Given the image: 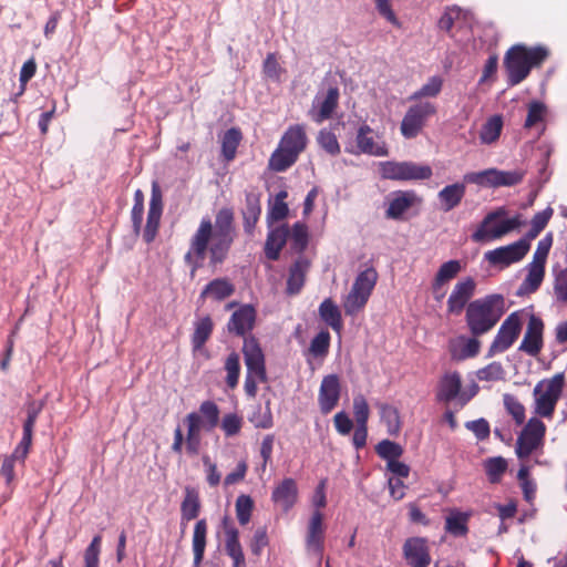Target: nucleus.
<instances>
[{"label":"nucleus","instance_id":"nucleus-59","mask_svg":"<svg viewBox=\"0 0 567 567\" xmlns=\"http://www.w3.org/2000/svg\"><path fill=\"white\" fill-rule=\"evenodd\" d=\"M480 381H498L504 377V369L499 362H492L476 372Z\"/></svg>","mask_w":567,"mask_h":567},{"label":"nucleus","instance_id":"nucleus-26","mask_svg":"<svg viewBox=\"0 0 567 567\" xmlns=\"http://www.w3.org/2000/svg\"><path fill=\"white\" fill-rule=\"evenodd\" d=\"M403 555L411 567H429L431 556L426 539L422 537H411L403 545Z\"/></svg>","mask_w":567,"mask_h":567},{"label":"nucleus","instance_id":"nucleus-39","mask_svg":"<svg viewBox=\"0 0 567 567\" xmlns=\"http://www.w3.org/2000/svg\"><path fill=\"white\" fill-rule=\"evenodd\" d=\"M241 137V132L235 127L224 133L221 137V155L226 162H230L235 158Z\"/></svg>","mask_w":567,"mask_h":567},{"label":"nucleus","instance_id":"nucleus-20","mask_svg":"<svg viewBox=\"0 0 567 567\" xmlns=\"http://www.w3.org/2000/svg\"><path fill=\"white\" fill-rule=\"evenodd\" d=\"M306 548L308 553L317 557L318 566H320L324 548L323 515L320 511H315L310 517L306 536Z\"/></svg>","mask_w":567,"mask_h":567},{"label":"nucleus","instance_id":"nucleus-13","mask_svg":"<svg viewBox=\"0 0 567 567\" xmlns=\"http://www.w3.org/2000/svg\"><path fill=\"white\" fill-rule=\"evenodd\" d=\"M435 113L436 106L431 102H420L411 105L401 122V134L405 138L416 137L425 126L427 118Z\"/></svg>","mask_w":567,"mask_h":567},{"label":"nucleus","instance_id":"nucleus-57","mask_svg":"<svg viewBox=\"0 0 567 567\" xmlns=\"http://www.w3.org/2000/svg\"><path fill=\"white\" fill-rule=\"evenodd\" d=\"M243 426V417L236 413L225 414L220 427L227 437L237 435Z\"/></svg>","mask_w":567,"mask_h":567},{"label":"nucleus","instance_id":"nucleus-15","mask_svg":"<svg viewBox=\"0 0 567 567\" xmlns=\"http://www.w3.org/2000/svg\"><path fill=\"white\" fill-rule=\"evenodd\" d=\"M346 152L359 155L388 156L389 147L384 141L375 136L373 130L368 124H362L355 134V147H346Z\"/></svg>","mask_w":567,"mask_h":567},{"label":"nucleus","instance_id":"nucleus-11","mask_svg":"<svg viewBox=\"0 0 567 567\" xmlns=\"http://www.w3.org/2000/svg\"><path fill=\"white\" fill-rule=\"evenodd\" d=\"M546 435V425L538 417H530L520 431L515 452L519 460L528 458L535 451L542 450Z\"/></svg>","mask_w":567,"mask_h":567},{"label":"nucleus","instance_id":"nucleus-46","mask_svg":"<svg viewBox=\"0 0 567 567\" xmlns=\"http://www.w3.org/2000/svg\"><path fill=\"white\" fill-rule=\"evenodd\" d=\"M504 406L507 413L513 417L517 425H522L525 422V406L513 394H504L503 396Z\"/></svg>","mask_w":567,"mask_h":567},{"label":"nucleus","instance_id":"nucleus-36","mask_svg":"<svg viewBox=\"0 0 567 567\" xmlns=\"http://www.w3.org/2000/svg\"><path fill=\"white\" fill-rule=\"evenodd\" d=\"M214 329L213 320L205 316L195 322L194 333L192 336V346L194 351L200 350L210 338Z\"/></svg>","mask_w":567,"mask_h":567},{"label":"nucleus","instance_id":"nucleus-40","mask_svg":"<svg viewBox=\"0 0 567 567\" xmlns=\"http://www.w3.org/2000/svg\"><path fill=\"white\" fill-rule=\"evenodd\" d=\"M545 276V267L528 265V272L519 287V293H534L542 285Z\"/></svg>","mask_w":567,"mask_h":567},{"label":"nucleus","instance_id":"nucleus-24","mask_svg":"<svg viewBox=\"0 0 567 567\" xmlns=\"http://www.w3.org/2000/svg\"><path fill=\"white\" fill-rule=\"evenodd\" d=\"M221 526L225 532V550L233 559V567H246L245 555L239 542V532L233 520L225 516L221 519Z\"/></svg>","mask_w":567,"mask_h":567},{"label":"nucleus","instance_id":"nucleus-23","mask_svg":"<svg viewBox=\"0 0 567 567\" xmlns=\"http://www.w3.org/2000/svg\"><path fill=\"white\" fill-rule=\"evenodd\" d=\"M257 318L256 309L251 305H243L229 318L227 329L229 333L248 338V333L255 328Z\"/></svg>","mask_w":567,"mask_h":567},{"label":"nucleus","instance_id":"nucleus-30","mask_svg":"<svg viewBox=\"0 0 567 567\" xmlns=\"http://www.w3.org/2000/svg\"><path fill=\"white\" fill-rule=\"evenodd\" d=\"M481 342L473 336L466 338L461 336L452 339L449 343V351L453 360L462 361L468 358H474L478 354Z\"/></svg>","mask_w":567,"mask_h":567},{"label":"nucleus","instance_id":"nucleus-21","mask_svg":"<svg viewBox=\"0 0 567 567\" xmlns=\"http://www.w3.org/2000/svg\"><path fill=\"white\" fill-rule=\"evenodd\" d=\"M162 214H163L162 192H161L158 184L153 183L146 226L143 231V239L147 244L152 243L157 235Z\"/></svg>","mask_w":567,"mask_h":567},{"label":"nucleus","instance_id":"nucleus-19","mask_svg":"<svg viewBox=\"0 0 567 567\" xmlns=\"http://www.w3.org/2000/svg\"><path fill=\"white\" fill-rule=\"evenodd\" d=\"M475 288L476 282L472 277L458 280L447 298V313L460 316L464 308L468 306L471 298L475 293Z\"/></svg>","mask_w":567,"mask_h":567},{"label":"nucleus","instance_id":"nucleus-41","mask_svg":"<svg viewBox=\"0 0 567 567\" xmlns=\"http://www.w3.org/2000/svg\"><path fill=\"white\" fill-rule=\"evenodd\" d=\"M381 421L385 424L388 433L396 436L401 430V420L399 410L388 403L379 405Z\"/></svg>","mask_w":567,"mask_h":567},{"label":"nucleus","instance_id":"nucleus-12","mask_svg":"<svg viewBox=\"0 0 567 567\" xmlns=\"http://www.w3.org/2000/svg\"><path fill=\"white\" fill-rule=\"evenodd\" d=\"M525 310L512 312L501 324L497 334L488 349V357L508 350L520 334Z\"/></svg>","mask_w":567,"mask_h":567},{"label":"nucleus","instance_id":"nucleus-1","mask_svg":"<svg viewBox=\"0 0 567 567\" xmlns=\"http://www.w3.org/2000/svg\"><path fill=\"white\" fill-rule=\"evenodd\" d=\"M236 237L237 229L233 208H220L215 215L214 223L210 217H203L192 235L188 249L184 255V261L190 268L192 275L202 268L206 260L212 268L224 264Z\"/></svg>","mask_w":567,"mask_h":567},{"label":"nucleus","instance_id":"nucleus-49","mask_svg":"<svg viewBox=\"0 0 567 567\" xmlns=\"http://www.w3.org/2000/svg\"><path fill=\"white\" fill-rule=\"evenodd\" d=\"M462 262L457 259L445 261L440 266L434 279L447 285L451 280L457 277L462 271Z\"/></svg>","mask_w":567,"mask_h":567},{"label":"nucleus","instance_id":"nucleus-3","mask_svg":"<svg viewBox=\"0 0 567 567\" xmlns=\"http://www.w3.org/2000/svg\"><path fill=\"white\" fill-rule=\"evenodd\" d=\"M547 48L537 45L527 48L524 44L511 47L504 55V68L507 75V84L515 86L522 83L533 68L540 66L548 58Z\"/></svg>","mask_w":567,"mask_h":567},{"label":"nucleus","instance_id":"nucleus-34","mask_svg":"<svg viewBox=\"0 0 567 567\" xmlns=\"http://www.w3.org/2000/svg\"><path fill=\"white\" fill-rule=\"evenodd\" d=\"M200 499L197 489L187 486L185 497L181 504V518L183 523H188L199 515Z\"/></svg>","mask_w":567,"mask_h":567},{"label":"nucleus","instance_id":"nucleus-64","mask_svg":"<svg viewBox=\"0 0 567 567\" xmlns=\"http://www.w3.org/2000/svg\"><path fill=\"white\" fill-rule=\"evenodd\" d=\"M554 290L558 300L567 302V268L557 274Z\"/></svg>","mask_w":567,"mask_h":567},{"label":"nucleus","instance_id":"nucleus-55","mask_svg":"<svg viewBox=\"0 0 567 567\" xmlns=\"http://www.w3.org/2000/svg\"><path fill=\"white\" fill-rule=\"evenodd\" d=\"M506 468L507 463L501 456L488 458L485 463L486 474L492 483H497Z\"/></svg>","mask_w":567,"mask_h":567},{"label":"nucleus","instance_id":"nucleus-52","mask_svg":"<svg viewBox=\"0 0 567 567\" xmlns=\"http://www.w3.org/2000/svg\"><path fill=\"white\" fill-rule=\"evenodd\" d=\"M330 348V333L327 330H321L311 340L309 352L317 358H323L328 354Z\"/></svg>","mask_w":567,"mask_h":567},{"label":"nucleus","instance_id":"nucleus-58","mask_svg":"<svg viewBox=\"0 0 567 567\" xmlns=\"http://www.w3.org/2000/svg\"><path fill=\"white\" fill-rule=\"evenodd\" d=\"M102 537L96 535L84 551V567H99Z\"/></svg>","mask_w":567,"mask_h":567},{"label":"nucleus","instance_id":"nucleus-43","mask_svg":"<svg viewBox=\"0 0 567 567\" xmlns=\"http://www.w3.org/2000/svg\"><path fill=\"white\" fill-rule=\"evenodd\" d=\"M290 248L296 252H302L309 243V231L305 223L297 221L289 230Z\"/></svg>","mask_w":567,"mask_h":567},{"label":"nucleus","instance_id":"nucleus-2","mask_svg":"<svg viewBox=\"0 0 567 567\" xmlns=\"http://www.w3.org/2000/svg\"><path fill=\"white\" fill-rule=\"evenodd\" d=\"M525 175L526 172L519 168L513 171L487 168L480 172H468L463 175V182L449 184L437 193L440 208L444 213L456 208L466 194V184L486 188L512 187L520 184Z\"/></svg>","mask_w":567,"mask_h":567},{"label":"nucleus","instance_id":"nucleus-48","mask_svg":"<svg viewBox=\"0 0 567 567\" xmlns=\"http://www.w3.org/2000/svg\"><path fill=\"white\" fill-rule=\"evenodd\" d=\"M443 86V79L439 75L431 76L420 90L414 92L410 100H420L422 97H435L440 94Z\"/></svg>","mask_w":567,"mask_h":567},{"label":"nucleus","instance_id":"nucleus-9","mask_svg":"<svg viewBox=\"0 0 567 567\" xmlns=\"http://www.w3.org/2000/svg\"><path fill=\"white\" fill-rule=\"evenodd\" d=\"M378 280L374 268H367L358 274L352 288L343 301L347 316L354 317L365 307Z\"/></svg>","mask_w":567,"mask_h":567},{"label":"nucleus","instance_id":"nucleus-7","mask_svg":"<svg viewBox=\"0 0 567 567\" xmlns=\"http://www.w3.org/2000/svg\"><path fill=\"white\" fill-rule=\"evenodd\" d=\"M219 422V408L214 401H204L199 405V412H190L184 419L187 427L186 452L197 455L202 444V430H214Z\"/></svg>","mask_w":567,"mask_h":567},{"label":"nucleus","instance_id":"nucleus-4","mask_svg":"<svg viewBox=\"0 0 567 567\" xmlns=\"http://www.w3.org/2000/svg\"><path fill=\"white\" fill-rule=\"evenodd\" d=\"M505 299L502 295H488L476 299L466 307L465 320L474 337L491 331L505 313Z\"/></svg>","mask_w":567,"mask_h":567},{"label":"nucleus","instance_id":"nucleus-62","mask_svg":"<svg viewBox=\"0 0 567 567\" xmlns=\"http://www.w3.org/2000/svg\"><path fill=\"white\" fill-rule=\"evenodd\" d=\"M465 427L472 431L480 441L486 440L491 433L489 424L485 419L468 421L465 423Z\"/></svg>","mask_w":567,"mask_h":567},{"label":"nucleus","instance_id":"nucleus-53","mask_svg":"<svg viewBox=\"0 0 567 567\" xmlns=\"http://www.w3.org/2000/svg\"><path fill=\"white\" fill-rule=\"evenodd\" d=\"M318 144L330 155L340 153V145L334 133L328 130H321L317 137Z\"/></svg>","mask_w":567,"mask_h":567},{"label":"nucleus","instance_id":"nucleus-25","mask_svg":"<svg viewBox=\"0 0 567 567\" xmlns=\"http://www.w3.org/2000/svg\"><path fill=\"white\" fill-rule=\"evenodd\" d=\"M339 95V89L337 86L329 87L323 95H317L310 111L312 120L317 123H321L330 118L338 106Z\"/></svg>","mask_w":567,"mask_h":567},{"label":"nucleus","instance_id":"nucleus-54","mask_svg":"<svg viewBox=\"0 0 567 567\" xmlns=\"http://www.w3.org/2000/svg\"><path fill=\"white\" fill-rule=\"evenodd\" d=\"M249 421L256 429L265 430L272 427L274 419L269 403H267L265 410H262L261 406H257L256 411H254V413L249 416Z\"/></svg>","mask_w":567,"mask_h":567},{"label":"nucleus","instance_id":"nucleus-8","mask_svg":"<svg viewBox=\"0 0 567 567\" xmlns=\"http://www.w3.org/2000/svg\"><path fill=\"white\" fill-rule=\"evenodd\" d=\"M563 388L564 375L561 373H557L550 379L539 381L533 391L535 400L534 413L539 417L551 419L561 396Z\"/></svg>","mask_w":567,"mask_h":567},{"label":"nucleus","instance_id":"nucleus-6","mask_svg":"<svg viewBox=\"0 0 567 567\" xmlns=\"http://www.w3.org/2000/svg\"><path fill=\"white\" fill-rule=\"evenodd\" d=\"M524 225L520 214L508 216L505 206L495 208L487 213L471 235L474 243H488L497 240Z\"/></svg>","mask_w":567,"mask_h":567},{"label":"nucleus","instance_id":"nucleus-27","mask_svg":"<svg viewBox=\"0 0 567 567\" xmlns=\"http://www.w3.org/2000/svg\"><path fill=\"white\" fill-rule=\"evenodd\" d=\"M298 499V486L293 478L286 477L278 483L271 493V501L284 512H289Z\"/></svg>","mask_w":567,"mask_h":567},{"label":"nucleus","instance_id":"nucleus-16","mask_svg":"<svg viewBox=\"0 0 567 567\" xmlns=\"http://www.w3.org/2000/svg\"><path fill=\"white\" fill-rule=\"evenodd\" d=\"M243 354L247 373H254L260 382H267L265 354L255 337L250 336L244 339Z\"/></svg>","mask_w":567,"mask_h":567},{"label":"nucleus","instance_id":"nucleus-42","mask_svg":"<svg viewBox=\"0 0 567 567\" xmlns=\"http://www.w3.org/2000/svg\"><path fill=\"white\" fill-rule=\"evenodd\" d=\"M287 196V192L281 190L276 195L275 200L269 205L267 213L268 227H271L272 223L281 221L288 216L289 208L285 203Z\"/></svg>","mask_w":567,"mask_h":567},{"label":"nucleus","instance_id":"nucleus-18","mask_svg":"<svg viewBox=\"0 0 567 567\" xmlns=\"http://www.w3.org/2000/svg\"><path fill=\"white\" fill-rule=\"evenodd\" d=\"M525 316L528 318V321L523 341L518 349L532 357H535L544 347L543 334L545 326L542 318L535 313L526 312Z\"/></svg>","mask_w":567,"mask_h":567},{"label":"nucleus","instance_id":"nucleus-47","mask_svg":"<svg viewBox=\"0 0 567 567\" xmlns=\"http://www.w3.org/2000/svg\"><path fill=\"white\" fill-rule=\"evenodd\" d=\"M547 107L543 102L532 101L528 104V112L524 123V127L529 130L545 121Z\"/></svg>","mask_w":567,"mask_h":567},{"label":"nucleus","instance_id":"nucleus-45","mask_svg":"<svg viewBox=\"0 0 567 567\" xmlns=\"http://www.w3.org/2000/svg\"><path fill=\"white\" fill-rule=\"evenodd\" d=\"M377 454L386 463L400 458L403 455V447L393 441L382 440L375 446Z\"/></svg>","mask_w":567,"mask_h":567},{"label":"nucleus","instance_id":"nucleus-32","mask_svg":"<svg viewBox=\"0 0 567 567\" xmlns=\"http://www.w3.org/2000/svg\"><path fill=\"white\" fill-rule=\"evenodd\" d=\"M245 209L243 210L244 230L251 235L261 214L260 197L255 193H247L245 198Z\"/></svg>","mask_w":567,"mask_h":567},{"label":"nucleus","instance_id":"nucleus-5","mask_svg":"<svg viewBox=\"0 0 567 567\" xmlns=\"http://www.w3.org/2000/svg\"><path fill=\"white\" fill-rule=\"evenodd\" d=\"M307 144L308 137L305 126L301 124L289 126L281 136L278 147L270 155L269 168L278 173L287 171L297 162Z\"/></svg>","mask_w":567,"mask_h":567},{"label":"nucleus","instance_id":"nucleus-17","mask_svg":"<svg viewBox=\"0 0 567 567\" xmlns=\"http://www.w3.org/2000/svg\"><path fill=\"white\" fill-rule=\"evenodd\" d=\"M461 389L462 379L460 373L456 371L446 372L437 382L435 399L437 402L443 403H449L457 399L461 405H465L471 400V396L461 394Z\"/></svg>","mask_w":567,"mask_h":567},{"label":"nucleus","instance_id":"nucleus-35","mask_svg":"<svg viewBox=\"0 0 567 567\" xmlns=\"http://www.w3.org/2000/svg\"><path fill=\"white\" fill-rule=\"evenodd\" d=\"M235 291L234 285L227 278H217L205 286L200 298L210 297L214 300L221 301L230 297Z\"/></svg>","mask_w":567,"mask_h":567},{"label":"nucleus","instance_id":"nucleus-50","mask_svg":"<svg viewBox=\"0 0 567 567\" xmlns=\"http://www.w3.org/2000/svg\"><path fill=\"white\" fill-rule=\"evenodd\" d=\"M236 516L240 525L245 526L250 522L254 509V501L249 495L241 494L235 503Z\"/></svg>","mask_w":567,"mask_h":567},{"label":"nucleus","instance_id":"nucleus-10","mask_svg":"<svg viewBox=\"0 0 567 567\" xmlns=\"http://www.w3.org/2000/svg\"><path fill=\"white\" fill-rule=\"evenodd\" d=\"M379 173L382 179L398 182L425 181L430 179L433 175V171L430 165L417 164L410 161L380 162Z\"/></svg>","mask_w":567,"mask_h":567},{"label":"nucleus","instance_id":"nucleus-28","mask_svg":"<svg viewBox=\"0 0 567 567\" xmlns=\"http://www.w3.org/2000/svg\"><path fill=\"white\" fill-rule=\"evenodd\" d=\"M288 237H289V227L287 224H282L278 227L270 228L267 234V238H266V243H265V247H264L265 256L269 260H272V261L278 260L280 257V252L288 240Z\"/></svg>","mask_w":567,"mask_h":567},{"label":"nucleus","instance_id":"nucleus-31","mask_svg":"<svg viewBox=\"0 0 567 567\" xmlns=\"http://www.w3.org/2000/svg\"><path fill=\"white\" fill-rule=\"evenodd\" d=\"M416 202H420V198L413 190H399L393 194L385 215L390 219H401L403 214Z\"/></svg>","mask_w":567,"mask_h":567},{"label":"nucleus","instance_id":"nucleus-14","mask_svg":"<svg viewBox=\"0 0 567 567\" xmlns=\"http://www.w3.org/2000/svg\"><path fill=\"white\" fill-rule=\"evenodd\" d=\"M530 245L526 239H519L507 246L497 247L484 254V259L494 267L504 269L520 261L529 251Z\"/></svg>","mask_w":567,"mask_h":567},{"label":"nucleus","instance_id":"nucleus-44","mask_svg":"<svg viewBox=\"0 0 567 567\" xmlns=\"http://www.w3.org/2000/svg\"><path fill=\"white\" fill-rule=\"evenodd\" d=\"M502 128L503 120L499 115L489 117L480 132L481 142L483 144H493L499 138Z\"/></svg>","mask_w":567,"mask_h":567},{"label":"nucleus","instance_id":"nucleus-33","mask_svg":"<svg viewBox=\"0 0 567 567\" xmlns=\"http://www.w3.org/2000/svg\"><path fill=\"white\" fill-rule=\"evenodd\" d=\"M320 319L333 331L340 332L343 328L341 311L331 298L324 299L319 306Z\"/></svg>","mask_w":567,"mask_h":567},{"label":"nucleus","instance_id":"nucleus-37","mask_svg":"<svg viewBox=\"0 0 567 567\" xmlns=\"http://www.w3.org/2000/svg\"><path fill=\"white\" fill-rule=\"evenodd\" d=\"M207 538V522L206 519H199L195 524L193 533V551H194V564L198 566L205 554Z\"/></svg>","mask_w":567,"mask_h":567},{"label":"nucleus","instance_id":"nucleus-51","mask_svg":"<svg viewBox=\"0 0 567 567\" xmlns=\"http://www.w3.org/2000/svg\"><path fill=\"white\" fill-rule=\"evenodd\" d=\"M225 370L227 372L226 383L230 389H234L238 384L240 375V359L239 354L231 352L225 361Z\"/></svg>","mask_w":567,"mask_h":567},{"label":"nucleus","instance_id":"nucleus-60","mask_svg":"<svg viewBox=\"0 0 567 567\" xmlns=\"http://www.w3.org/2000/svg\"><path fill=\"white\" fill-rule=\"evenodd\" d=\"M553 245V238L551 235H547L543 239L538 241L536 251L533 256V261L530 264L533 265H539L545 267L547 256L549 254L550 247Z\"/></svg>","mask_w":567,"mask_h":567},{"label":"nucleus","instance_id":"nucleus-56","mask_svg":"<svg viewBox=\"0 0 567 567\" xmlns=\"http://www.w3.org/2000/svg\"><path fill=\"white\" fill-rule=\"evenodd\" d=\"M353 414L357 424L368 425L370 416V408L367 399L362 394H357L353 398Z\"/></svg>","mask_w":567,"mask_h":567},{"label":"nucleus","instance_id":"nucleus-63","mask_svg":"<svg viewBox=\"0 0 567 567\" xmlns=\"http://www.w3.org/2000/svg\"><path fill=\"white\" fill-rule=\"evenodd\" d=\"M268 543L269 540L266 528H257L250 543L251 553L256 556H259Z\"/></svg>","mask_w":567,"mask_h":567},{"label":"nucleus","instance_id":"nucleus-29","mask_svg":"<svg viewBox=\"0 0 567 567\" xmlns=\"http://www.w3.org/2000/svg\"><path fill=\"white\" fill-rule=\"evenodd\" d=\"M310 269V261L305 257H299L289 268L286 292L290 296L298 295L306 282L307 274Z\"/></svg>","mask_w":567,"mask_h":567},{"label":"nucleus","instance_id":"nucleus-22","mask_svg":"<svg viewBox=\"0 0 567 567\" xmlns=\"http://www.w3.org/2000/svg\"><path fill=\"white\" fill-rule=\"evenodd\" d=\"M341 395L340 379L337 374L324 375L318 394V403L322 414H329L339 403Z\"/></svg>","mask_w":567,"mask_h":567},{"label":"nucleus","instance_id":"nucleus-61","mask_svg":"<svg viewBox=\"0 0 567 567\" xmlns=\"http://www.w3.org/2000/svg\"><path fill=\"white\" fill-rule=\"evenodd\" d=\"M375 8L380 16H382L388 22L393 24L396 28L401 27V22L399 21L395 12L392 9V4L390 0H374Z\"/></svg>","mask_w":567,"mask_h":567},{"label":"nucleus","instance_id":"nucleus-38","mask_svg":"<svg viewBox=\"0 0 567 567\" xmlns=\"http://www.w3.org/2000/svg\"><path fill=\"white\" fill-rule=\"evenodd\" d=\"M470 515L457 509L451 511L445 519V530L453 536H465L468 532L467 522Z\"/></svg>","mask_w":567,"mask_h":567}]
</instances>
